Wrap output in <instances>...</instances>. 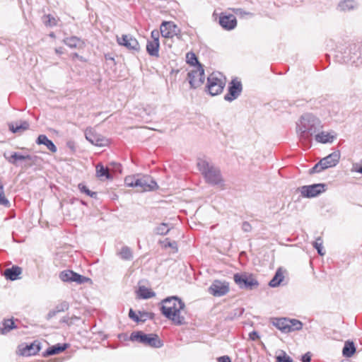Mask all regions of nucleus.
<instances>
[{"label":"nucleus","mask_w":362,"mask_h":362,"mask_svg":"<svg viewBox=\"0 0 362 362\" xmlns=\"http://www.w3.org/2000/svg\"><path fill=\"white\" fill-rule=\"evenodd\" d=\"M288 325H289V332L300 330L303 327V323L296 319H289L288 318Z\"/></svg>","instance_id":"34"},{"label":"nucleus","mask_w":362,"mask_h":362,"mask_svg":"<svg viewBox=\"0 0 362 362\" xmlns=\"http://www.w3.org/2000/svg\"><path fill=\"white\" fill-rule=\"evenodd\" d=\"M40 350V343L34 341L30 344H21L18 346V353L23 356L35 355Z\"/></svg>","instance_id":"15"},{"label":"nucleus","mask_w":362,"mask_h":362,"mask_svg":"<svg viewBox=\"0 0 362 362\" xmlns=\"http://www.w3.org/2000/svg\"><path fill=\"white\" fill-rule=\"evenodd\" d=\"M90 279L88 278H86L82 275H80L76 272H74V276L72 278V280L71 282H76L77 284H83Z\"/></svg>","instance_id":"43"},{"label":"nucleus","mask_w":362,"mask_h":362,"mask_svg":"<svg viewBox=\"0 0 362 362\" xmlns=\"http://www.w3.org/2000/svg\"><path fill=\"white\" fill-rule=\"evenodd\" d=\"M86 139L90 141L92 144L98 146H103L106 145L107 140L103 137L101 135L95 133L91 129L86 130Z\"/></svg>","instance_id":"19"},{"label":"nucleus","mask_w":362,"mask_h":362,"mask_svg":"<svg viewBox=\"0 0 362 362\" xmlns=\"http://www.w3.org/2000/svg\"><path fill=\"white\" fill-rule=\"evenodd\" d=\"M78 187H79V189H80V190H81V192H84V193H86L87 195H88V196H90V197H94V196L96 194V193H95V192H91L90 190H89V189H88L86 186H84V185H78Z\"/></svg>","instance_id":"45"},{"label":"nucleus","mask_w":362,"mask_h":362,"mask_svg":"<svg viewBox=\"0 0 362 362\" xmlns=\"http://www.w3.org/2000/svg\"><path fill=\"white\" fill-rule=\"evenodd\" d=\"M0 205H2L6 207H8L10 206V202L5 196L4 185L1 181H0Z\"/></svg>","instance_id":"37"},{"label":"nucleus","mask_w":362,"mask_h":362,"mask_svg":"<svg viewBox=\"0 0 362 362\" xmlns=\"http://www.w3.org/2000/svg\"><path fill=\"white\" fill-rule=\"evenodd\" d=\"M229 291L228 284L226 281L215 280L209 288V293L214 296L221 297Z\"/></svg>","instance_id":"11"},{"label":"nucleus","mask_w":362,"mask_h":362,"mask_svg":"<svg viewBox=\"0 0 362 362\" xmlns=\"http://www.w3.org/2000/svg\"><path fill=\"white\" fill-rule=\"evenodd\" d=\"M21 272L22 270L19 267L13 266L11 268H8L5 270L4 276L7 279L14 281L18 279Z\"/></svg>","instance_id":"22"},{"label":"nucleus","mask_w":362,"mask_h":362,"mask_svg":"<svg viewBox=\"0 0 362 362\" xmlns=\"http://www.w3.org/2000/svg\"><path fill=\"white\" fill-rule=\"evenodd\" d=\"M74 272L71 270H66L62 272L59 274V277L62 281L69 282L71 281L74 276Z\"/></svg>","instance_id":"39"},{"label":"nucleus","mask_w":362,"mask_h":362,"mask_svg":"<svg viewBox=\"0 0 362 362\" xmlns=\"http://www.w3.org/2000/svg\"><path fill=\"white\" fill-rule=\"evenodd\" d=\"M218 362H231V360L228 356H220L217 358Z\"/></svg>","instance_id":"51"},{"label":"nucleus","mask_w":362,"mask_h":362,"mask_svg":"<svg viewBox=\"0 0 362 362\" xmlns=\"http://www.w3.org/2000/svg\"><path fill=\"white\" fill-rule=\"evenodd\" d=\"M322 243V239L321 238H317L313 244V247L317 250V253L321 256H323L325 254Z\"/></svg>","instance_id":"38"},{"label":"nucleus","mask_w":362,"mask_h":362,"mask_svg":"<svg viewBox=\"0 0 362 362\" xmlns=\"http://www.w3.org/2000/svg\"><path fill=\"white\" fill-rule=\"evenodd\" d=\"M117 42L129 49L134 51L139 49V44L137 40L129 35H123L121 37H117Z\"/></svg>","instance_id":"16"},{"label":"nucleus","mask_w":362,"mask_h":362,"mask_svg":"<svg viewBox=\"0 0 362 362\" xmlns=\"http://www.w3.org/2000/svg\"><path fill=\"white\" fill-rule=\"evenodd\" d=\"M233 11L238 16H244L245 15H248L252 16L253 14L250 12H246L242 8H233Z\"/></svg>","instance_id":"46"},{"label":"nucleus","mask_w":362,"mask_h":362,"mask_svg":"<svg viewBox=\"0 0 362 362\" xmlns=\"http://www.w3.org/2000/svg\"><path fill=\"white\" fill-rule=\"evenodd\" d=\"M242 90L241 82L236 79L232 80L228 86V93L225 95L224 99L226 101L232 102L240 95Z\"/></svg>","instance_id":"12"},{"label":"nucleus","mask_w":362,"mask_h":362,"mask_svg":"<svg viewBox=\"0 0 362 362\" xmlns=\"http://www.w3.org/2000/svg\"><path fill=\"white\" fill-rule=\"evenodd\" d=\"M161 313L175 325L185 323V316L182 314L185 303L177 296L168 297L162 300Z\"/></svg>","instance_id":"2"},{"label":"nucleus","mask_w":362,"mask_h":362,"mask_svg":"<svg viewBox=\"0 0 362 362\" xmlns=\"http://www.w3.org/2000/svg\"><path fill=\"white\" fill-rule=\"evenodd\" d=\"M160 34L165 38H172L180 32L177 26L171 21H164L160 27Z\"/></svg>","instance_id":"13"},{"label":"nucleus","mask_w":362,"mask_h":362,"mask_svg":"<svg viewBox=\"0 0 362 362\" xmlns=\"http://www.w3.org/2000/svg\"><path fill=\"white\" fill-rule=\"evenodd\" d=\"M356 352V347L353 341H347L345 342L342 350L343 356L349 358Z\"/></svg>","instance_id":"28"},{"label":"nucleus","mask_w":362,"mask_h":362,"mask_svg":"<svg viewBox=\"0 0 362 362\" xmlns=\"http://www.w3.org/2000/svg\"><path fill=\"white\" fill-rule=\"evenodd\" d=\"M233 279L240 288L252 290L259 285L258 281L252 275L235 274H234Z\"/></svg>","instance_id":"9"},{"label":"nucleus","mask_w":362,"mask_h":362,"mask_svg":"<svg viewBox=\"0 0 362 362\" xmlns=\"http://www.w3.org/2000/svg\"><path fill=\"white\" fill-rule=\"evenodd\" d=\"M249 338L252 341H256L258 339H259V335L258 332H257L256 331H252V332H250L249 334Z\"/></svg>","instance_id":"50"},{"label":"nucleus","mask_w":362,"mask_h":362,"mask_svg":"<svg viewBox=\"0 0 362 362\" xmlns=\"http://www.w3.org/2000/svg\"><path fill=\"white\" fill-rule=\"evenodd\" d=\"M96 174L100 178L110 179L112 177L108 168H105L102 164H98L96 166Z\"/></svg>","instance_id":"29"},{"label":"nucleus","mask_w":362,"mask_h":362,"mask_svg":"<svg viewBox=\"0 0 362 362\" xmlns=\"http://www.w3.org/2000/svg\"><path fill=\"white\" fill-rule=\"evenodd\" d=\"M186 61H187V64L192 66V68H194V66H197V65H202L199 62L195 54H194L193 52H189L187 54Z\"/></svg>","instance_id":"36"},{"label":"nucleus","mask_w":362,"mask_h":362,"mask_svg":"<svg viewBox=\"0 0 362 362\" xmlns=\"http://www.w3.org/2000/svg\"><path fill=\"white\" fill-rule=\"evenodd\" d=\"M129 317L135 322L139 321L138 315L134 313V311L132 309H130L129 310Z\"/></svg>","instance_id":"49"},{"label":"nucleus","mask_w":362,"mask_h":362,"mask_svg":"<svg viewBox=\"0 0 362 362\" xmlns=\"http://www.w3.org/2000/svg\"><path fill=\"white\" fill-rule=\"evenodd\" d=\"M55 52H56L57 54H59L62 53V51L61 48L56 49Z\"/></svg>","instance_id":"54"},{"label":"nucleus","mask_w":362,"mask_h":362,"mask_svg":"<svg viewBox=\"0 0 362 362\" xmlns=\"http://www.w3.org/2000/svg\"><path fill=\"white\" fill-rule=\"evenodd\" d=\"M197 168L203 175L206 182L212 185H223V179L218 168L205 158H199Z\"/></svg>","instance_id":"3"},{"label":"nucleus","mask_w":362,"mask_h":362,"mask_svg":"<svg viewBox=\"0 0 362 362\" xmlns=\"http://www.w3.org/2000/svg\"><path fill=\"white\" fill-rule=\"evenodd\" d=\"M276 362H293L292 358L288 356L284 351H280V354L276 357Z\"/></svg>","instance_id":"41"},{"label":"nucleus","mask_w":362,"mask_h":362,"mask_svg":"<svg viewBox=\"0 0 362 362\" xmlns=\"http://www.w3.org/2000/svg\"><path fill=\"white\" fill-rule=\"evenodd\" d=\"M284 279V271L281 268H279L274 277L269 281V285L271 287L275 288L279 286Z\"/></svg>","instance_id":"25"},{"label":"nucleus","mask_w":362,"mask_h":362,"mask_svg":"<svg viewBox=\"0 0 362 362\" xmlns=\"http://www.w3.org/2000/svg\"><path fill=\"white\" fill-rule=\"evenodd\" d=\"M159 32L156 30H153L151 33V41L159 42Z\"/></svg>","instance_id":"48"},{"label":"nucleus","mask_w":362,"mask_h":362,"mask_svg":"<svg viewBox=\"0 0 362 362\" xmlns=\"http://www.w3.org/2000/svg\"><path fill=\"white\" fill-rule=\"evenodd\" d=\"M242 228L244 231L248 232L251 230V226L247 222H244L242 226Z\"/></svg>","instance_id":"52"},{"label":"nucleus","mask_w":362,"mask_h":362,"mask_svg":"<svg viewBox=\"0 0 362 362\" xmlns=\"http://www.w3.org/2000/svg\"><path fill=\"white\" fill-rule=\"evenodd\" d=\"M219 24L225 30H230L237 25V20L233 14L221 13L219 17Z\"/></svg>","instance_id":"17"},{"label":"nucleus","mask_w":362,"mask_h":362,"mask_svg":"<svg viewBox=\"0 0 362 362\" xmlns=\"http://www.w3.org/2000/svg\"><path fill=\"white\" fill-rule=\"evenodd\" d=\"M170 228L171 227L168 223H162L155 228L154 233L157 235H165L170 230Z\"/></svg>","instance_id":"33"},{"label":"nucleus","mask_w":362,"mask_h":362,"mask_svg":"<svg viewBox=\"0 0 362 362\" xmlns=\"http://www.w3.org/2000/svg\"><path fill=\"white\" fill-rule=\"evenodd\" d=\"M68 308H69L68 303L63 302L57 306L56 310L49 312V316L52 317V316L54 315L56 313L64 312V311L68 310Z\"/></svg>","instance_id":"40"},{"label":"nucleus","mask_w":362,"mask_h":362,"mask_svg":"<svg viewBox=\"0 0 362 362\" xmlns=\"http://www.w3.org/2000/svg\"><path fill=\"white\" fill-rule=\"evenodd\" d=\"M303 197H315L325 191V184H314L311 185H304L298 188Z\"/></svg>","instance_id":"10"},{"label":"nucleus","mask_w":362,"mask_h":362,"mask_svg":"<svg viewBox=\"0 0 362 362\" xmlns=\"http://www.w3.org/2000/svg\"><path fill=\"white\" fill-rule=\"evenodd\" d=\"M132 341H136L145 346L153 348H160L163 346V342L156 334H145L141 331L134 332L130 335Z\"/></svg>","instance_id":"6"},{"label":"nucleus","mask_w":362,"mask_h":362,"mask_svg":"<svg viewBox=\"0 0 362 362\" xmlns=\"http://www.w3.org/2000/svg\"><path fill=\"white\" fill-rule=\"evenodd\" d=\"M356 171L362 174V166L360 167L358 169L356 170Z\"/></svg>","instance_id":"55"},{"label":"nucleus","mask_w":362,"mask_h":362,"mask_svg":"<svg viewBox=\"0 0 362 362\" xmlns=\"http://www.w3.org/2000/svg\"><path fill=\"white\" fill-rule=\"evenodd\" d=\"M36 143L38 145H45L47 148V149H49L52 153H55L57 150L54 143L51 140H49L47 136L44 134L38 136L36 140Z\"/></svg>","instance_id":"20"},{"label":"nucleus","mask_w":362,"mask_h":362,"mask_svg":"<svg viewBox=\"0 0 362 362\" xmlns=\"http://www.w3.org/2000/svg\"><path fill=\"white\" fill-rule=\"evenodd\" d=\"M15 327V323L12 319L5 320L1 325H0V329L2 334H6Z\"/></svg>","instance_id":"30"},{"label":"nucleus","mask_w":362,"mask_h":362,"mask_svg":"<svg viewBox=\"0 0 362 362\" xmlns=\"http://www.w3.org/2000/svg\"><path fill=\"white\" fill-rule=\"evenodd\" d=\"M9 130L13 133H21L29 128V123L27 121H21L19 123H10Z\"/></svg>","instance_id":"21"},{"label":"nucleus","mask_w":362,"mask_h":362,"mask_svg":"<svg viewBox=\"0 0 362 362\" xmlns=\"http://www.w3.org/2000/svg\"><path fill=\"white\" fill-rule=\"evenodd\" d=\"M159 42L148 40L146 45V51L148 54L152 57H159Z\"/></svg>","instance_id":"24"},{"label":"nucleus","mask_w":362,"mask_h":362,"mask_svg":"<svg viewBox=\"0 0 362 362\" xmlns=\"http://www.w3.org/2000/svg\"><path fill=\"white\" fill-rule=\"evenodd\" d=\"M118 254L124 260H130L133 257L132 251L127 246L122 247Z\"/></svg>","instance_id":"32"},{"label":"nucleus","mask_w":362,"mask_h":362,"mask_svg":"<svg viewBox=\"0 0 362 362\" xmlns=\"http://www.w3.org/2000/svg\"><path fill=\"white\" fill-rule=\"evenodd\" d=\"M340 152L336 151L329 154L327 156L322 158L310 170V173H320L329 168L336 166L340 159Z\"/></svg>","instance_id":"7"},{"label":"nucleus","mask_w":362,"mask_h":362,"mask_svg":"<svg viewBox=\"0 0 362 362\" xmlns=\"http://www.w3.org/2000/svg\"><path fill=\"white\" fill-rule=\"evenodd\" d=\"M313 137L317 143L327 144L332 143L337 137V134L334 132L319 131L314 134Z\"/></svg>","instance_id":"18"},{"label":"nucleus","mask_w":362,"mask_h":362,"mask_svg":"<svg viewBox=\"0 0 362 362\" xmlns=\"http://www.w3.org/2000/svg\"><path fill=\"white\" fill-rule=\"evenodd\" d=\"M124 183L127 186L131 187H137L140 192L153 191L158 188V185L148 175H130L124 179Z\"/></svg>","instance_id":"4"},{"label":"nucleus","mask_w":362,"mask_h":362,"mask_svg":"<svg viewBox=\"0 0 362 362\" xmlns=\"http://www.w3.org/2000/svg\"><path fill=\"white\" fill-rule=\"evenodd\" d=\"M163 246L165 248L171 247L175 252L177 251V245L175 241H170L168 238H166L163 243Z\"/></svg>","instance_id":"44"},{"label":"nucleus","mask_w":362,"mask_h":362,"mask_svg":"<svg viewBox=\"0 0 362 362\" xmlns=\"http://www.w3.org/2000/svg\"><path fill=\"white\" fill-rule=\"evenodd\" d=\"M356 7L357 4L354 0H343L339 3L337 8L341 11H348Z\"/></svg>","instance_id":"26"},{"label":"nucleus","mask_w":362,"mask_h":362,"mask_svg":"<svg viewBox=\"0 0 362 362\" xmlns=\"http://www.w3.org/2000/svg\"><path fill=\"white\" fill-rule=\"evenodd\" d=\"M310 360H311V356L309 353L304 354L302 356V359H301L302 362H310Z\"/></svg>","instance_id":"53"},{"label":"nucleus","mask_w":362,"mask_h":362,"mask_svg":"<svg viewBox=\"0 0 362 362\" xmlns=\"http://www.w3.org/2000/svg\"><path fill=\"white\" fill-rule=\"evenodd\" d=\"M27 159H30V156H23V155H21L18 153H13L11 155V158H8V161L10 163H14V162L16 160H25Z\"/></svg>","instance_id":"42"},{"label":"nucleus","mask_w":362,"mask_h":362,"mask_svg":"<svg viewBox=\"0 0 362 362\" xmlns=\"http://www.w3.org/2000/svg\"><path fill=\"white\" fill-rule=\"evenodd\" d=\"M64 42L67 46L71 48L77 47L81 42V40L76 37H67L64 40Z\"/></svg>","instance_id":"35"},{"label":"nucleus","mask_w":362,"mask_h":362,"mask_svg":"<svg viewBox=\"0 0 362 362\" xmlns=\"http://www.w3.org/2000/svg\"><path fill=\"white\" fill-rule=\"evenodd\" d=\"M226 83V77L220 72H213L207 78L206 90L211 95L222 93Z\"/></svg>","instance_id":"5"},{"label":"nucleus","mask_w":362,"mask_h":362,"mask_svg":"<svg viewBox=\"0 0 362 362\" xmlns=\"http://www.w3.org/2000/svg\"><path fill=\"white\" fill-rule=\"evenodd\" d=\"M189 83L192 88L201 86L204 82V70L202 65L195 66L187 74Z\"/></svg>","instance_id":"8"},{"label":"nucleus","mask_w":362,"mask_h":362,"mask_svg":"<svg viewBox=\"0 0 362 362\" xmlns=\"http://www.w3.org/2000/svg\"><path fill=\"white\" fill-rule=\"evenodd\" d=\"M349 52L351 55L350 57H344V62H348L351 61L356 66L362 64V45H353L351 46Z\"/></svg>","instance_id":"14"},{"label":"nucleus","mask_w":362,"mask_h":362,"mask_svg":"<svg viewBox=\"0 0 362 362\" xmlns=\"http://www.w3.org/2000/svg\"><path fill=\"white\" fill-rule=\"evenodd\" d=\"M321 119L310 112L303 114L296 122V133L301 141L310 142L314 134L322 130Z\"/></svg>","instance_id":"1"},{"label":"nucleus","mask_w":362,"mask_h":362,"mask_svg":"<svg viewBox=\"0 0 362 362\" xmlns=\"http://www.w3.org/2000/svg\"><path fill=\"white\" fill-rule=\"evenodd\" d=\"M66 344H63V345L57 344L55 346H53L49 348L46 351V355L51 356V355L59 354V353L62 352L63 351H64L66 349Z\"/></svg>","instance_id":"31"},{"label":"nucleus","mask_w":362,"mask_h":362,"mask_svg":"<svg viewBox=\"0 0 362 362\" xmlns=\"http://www.w3.org/2000/svg\"><path fill=\"white\" fill-rule=\"evenodd\" d=\"M45 18L47 19V21H45V23L47 25L54 26V25H56L57 21H56V19L54 17H52L50 15H47V16H45Z\"/></svg>","instance_id":"47"},{"label":"nucleus","mask_w":362,"mask_h":362,"mask_svg":"<svg viewBox=\"0 0 362 362\" xmlns=\"http://www.w3.org/2000/svg\"><path fill=\"white\" fill-rule=\"evenodd\" d=\"M273 325L282 332H289L288 318H276L273 321Z\"/></svg>","instance_id":"23"},{"label":"nucleus","mask_w":362,"mask_h":362,"mask_svg":"<svg viewBox=\"0 0 362 362\" xmlns=\"http://www.w3.org/2000/svg\"><path fill=\"white\" fill-rule=\"evenodd\" d=\"M137 295L140 298L148 299L155 296V293L144 286H140L137 291Z\"/></svg>","instance_id":"27"}]
</instances>
